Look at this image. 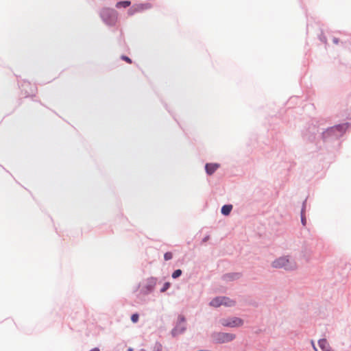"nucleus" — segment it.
I'll use <instances>...</instances> for the list:
<instances>
[{"instance_id":"f257e3e1","label":"nucleus","mask_w":351,"mask_h":351,"mask_svg":"<svg viewBox=\"0 0 351 351\" xmlns=\"http://www.w3.org/2000/svg\"><path fill=\"white\" fill-rule=\"evenodd\" d=\"M272 266L275 268H284L287 270H291L296 267L295 263L287 257H281L272 263Z\"/></svg>"},{"instance_id":"f03ea898","label":"nucleus","mask_w":351,"mask_h":351,"mask_svg":"<svg viewBox=\"0 0 351 351\" xmlns=\"http://www.w3.org/2000/svg\"><path fill=\"white\" fill-rule=\"evenodd\" d=\"M234 301L226 297H217L212 300L210 302V306L214 307H219L221 305H224L226 306H232L234 305Z\"/></svg>"},{"instance_id":"7ed1b4c3","label":"nucleus","mask_w":351,"mask_h":351,"mask_svg":"<svg viewBox=\"0 0 351 351\" xmlns=\"http://www.w3.org/2000/svg\"><path fill=\"white\" fill-rule=\"evenodd\" d=\"M235 335L226 332H219L213 335L214 341L218 343L230 342L235 339Z\"/></svg>"},{"instance_id":"20e7f679","label":"nucleus","mask_w":351,"mask_h":351,"mask_svg":"<svg viewBox=\"0 0 351 351\" xmlns=\"http://www.w3.org/2000/svg\"><path fill=\"white\" fill-rule=\"evenodd\" d=\"M221 323L224 326L238 327L243 325V322L239 317H232L230 319H223Z\"/></svg>"},{"instance_id":"39448f33","label":"nucleus","mask_w":351,"mask_h":351,"mask_svg":"<svg viewBox=\"0 0 351 351\" xmlns=\"http://www.w3.org/2000/svg\"><path fill=\"white\" fill-rule=\"evenodd\" d=\"M148 4H136L132 5L128 10L129 15H133L137 12H141L146 9L149 8Z\"/></svg>"},{"instance_id":"423d86ee","label":"nucleus","mask_w":351,"mask_h":351,"mask_svg":"<svg viewBox=\"0 0 351 351\" xmlns=\"http://www.w3.org/2000/svg\"><path fill=\"white\" fill-rule=\"evenodd\" d=\"M107 15H112V22L110 23H114L117 19V16H116V13L114 10H110V9H105L102 11L101 12V16L102 18L106 21V16Z\"/></svg>"},{"instance_id":"0eeeda50","label":"nucleus","mask_w":351,"mask_h":351,"mask_svg":"<svg viewBox=\"0 0 351 351\" xmlns=\"http://www.w3.org/2000/svg\"><path fill=\"white\" fill-rule=\"evenodd\" d=\"M219 167L218 164L208 163L206 165L205 169L208 174L212 175Z\"/></svg>"},{"instance_id":"6e6552de","label":"nucleus","mask_w":351,"mask_h":351,"mask_svg":"<svg viewBox=\"0 0 351 351\" xmlns=\"http://www.w3.org/2000/svg\"><path fill=\"white\" fill-rule=\"evenodd\" d=\"M318 343H319L320 348L323 351H333L331 349V348L329 346V345L326 339H320Z\"/></svg>"},{"instance_id":"1a4fd4ad","label":"nucleus","mask_w":351,"mask_h":351,"mask_svg":"<svg viewBox=\"0 0 351 351\" xmlns=\"http://www.w3.org/2000/svg\"><path fill=\"white\" fill-rule=\"evenodd\" d=\"M179 321H180L179 324L174 329L175 332H182L184 330V328L182 326V324H184L185 322L184 318L183 317L180 316V317H179Z\"/></svg>"},{"instance_id":"9d476101","label":"nucleus","mask_w":351,"mask_h":351,"mask_svg":"<svg viewBox=\"0 0 351 351\" xmlns=\"http://www.w3.org/2000/svg\"><path fill=\"white\" fill-rule=\"evenodd\" d=\"M131 5V2L130 1H121L117 3L116 8H128Z\"/></svg>"},{"instance_id":"9b49d317","label":"nucleus","mask_w":351,"mask_h":351,"mask_svg":"<svg viewBox=\"0 0 351 351\" xmlns=\"http://www.w3.org/2000/svg\"><path fill=\"white\" fill-rule=\"evenodd\" d=\"M232 209V205H224L221 208V213L224 215H228L230 214Z\"/></svg>"},{"instance_id":"f8f14e48","label":"nucleus","mask_w":351,"mask_h":351,"mask_svg":"<svg viewBox=\"0 0 351 351\" xmlns=\"http://www.w3.org/2000/svg\"><path fill=\"white\" fill-rule=\"evenodd\" d=\"M162 346L160 343H156L153 346L152 351H162Z\"/></svg>"},{"instance_id":"ddd939ff","label":"nucleus","mask_w":351,"mask_h":351,"mask_svg":"<svg viewBox=\"0 0 351 351\" xmlns=\"http://www.w3.org/2000/svg\"><path fill=\"white\" fill-rule=\"evenodd\" d=\"M182 274V270L181 269H176L172 274V277L173 278H176L179 277Z\"/></svg>"},{"instance_id":"4468645a","label":"nucleus","mask_w":351,"mask_h":351,"mask_svg":"<svg viewBox=\"0 0 351 351\" xmlns=\"http://www.w3.org/2000/svg\"><path fill=\"white\" fill-rule=\"evenodd\" d=\"M138 315L137 313H134L131 316V320L134 323H136L138 321Z\"/></svg>"},{"instance_id":"2eb2a0df","label":"nucleus","mask_w":351,"mask_h":351,"mask_svg":"<svg viewBox=\"0 0 351 351\" xmlns=\"http://www.w3.org/2000/svg\"><path fill=\"white\" fill-rule=\"evenodd\" d=\"M172 257H173V255H172L171 252H166L164 255L165 260H166V261H169V260L171 259Z\"/></svg>"},{"instance_id":"dca6fc26","label":"nucleus","mask_w":351,"mask_h":351,"mask_svg":"<svg viewBox=\"0 0 351 351\" xmlns=\"http://www.w3.org/2000/svg\"><path fill=\"white\" fill-rule=\"evenodd\" d=\"M170 287V282H165L161 289V292H165L166 290H167Z\"/></svg>"},{"instance_id":"f3484780","label":"nucleus","mask_w":351,"mask_h":351,"mask_svg":"<svg viewBox=\"0 0 351 351\" xmlns=\"http://www.w3.org/2000/svg\"><path fill=\"white\" fill-rule=\"evenodd\" d=\"M121 59L125 60V62H127L128 63H130L131 64L132 63V60L130 58H128V56H122L121 57Z\"/></svg>"},{"instance_id":"a211bd4d","label":"nucleus","mask_w":351,"mask_h":351,"mask_svg":"<svg viewBox=\"0 0 351 351\" xmlns=\"http://www.w3.org/2000/svg\"><path fill=\"white\" fill-rule=\"evenodd\" d=\"M302 223L304 226L306 225V219L303 216H302Z\"/></svg>"},{"instance_id":"6ab92c4d","label":"nucleus","mask_w":351,"mask_h":351,"mask_svg":"<svg viewBox=\"0 0 351 351\" xmlns=\"http://www.w3.org/2000/svg\"><path fill=\"white\" fill-rule=\"evenodd\" d=\"M311 344H312L313 348V349L315 350V351H317V348L315 347V343H314V341H311Z\"/></svg>"},{"instance_id":"aec40b11","label":"nucleus","mask_w":351,"mask_h":351,"mask_svg":"<svg viewBox=\"0 0 351 351\" xmlns=\"http://www.w3.org/2000/svg\"><path fill=\"white\" fill-rule=\"evenodd\" d=\"M90 351H99V349L97 348H95L90 350Z\"/></svg>"},{"instance_id":"412c9836","label":"nucleus","mask_w":351,"mask_h":351,"mask_svg":"<svg viewBox=\"0 0 351 351\" xmlns=\"http://www.w3.org/2000/svg\"><path fill=\"white\" fill-rule=\"evenodd\" d=\"M334 43L337 44L338 43V39L337 38H334L333 40Z\"/></svg>"},{"instance_id":"4be33fe9","label":"nucleus","mask_w":351,"mask_h":351,"mask_svg":"<svg viewBox=\"0 0 351 351\" xmlns=\"http://www.w3.org/2000/svg\"><path fill=\"white\" fill-rule=\"evenodd\" d=\"M24 86H29V85L28 84H25Z\"/></svg>"},{"instance_id":"5701e85b","label":"nucleus","mask_w":351,"mask_h":351,"mask_svg":"<svg viewBox=\"0 0 351 351\" xmlns=\"http://www.w3.org/2000/svg\"><path fill=\"white\" fill-rule=\"evenodd\" d=\"M128 351H132V350L130 348V349L128 350Z\"/></svg>"}]
</instances>
